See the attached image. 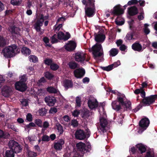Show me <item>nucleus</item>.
<instances>
[{"instance_id": "38", "label": "nucleus", "mask_w": 157, "mask_h": 157, "mask_svg": "<svg viewBox=\"0 0 157 157\" xmlns=\"http://www.w3.org/2000/svg\"><path fill=\"white\" fill-rule=\"evenodd\" d=\"M29 59L31 62L36 63L38 61L37 58L35 56L31 55L29 57Z\"/></svg>"}, {"instance_id": "21", "label": "nucleus", "mask_w": 157, "mask_h": 157, "mask_svg": "<svg viewBox=\"0 0 157 157\" xmlns=\"http://www.w3.org/2000/svg\"><path fill=\"white\" fill-rule=\"evenodd\" d=\"M70 36V34L67 33L66 35L65 36L64 33L62 32H59L58 34V37L59 39H63L65 40H67Z\"/></svg>"}, {"instance_id": "56", "label": "nucleus", "mask_w": 157, "mask_h": 157, "mask_svg": "<svg viewBox=\"0 0 157 157\" xmlns=\"http://www.w3.org/2000/svg\"><path fill=\"white\" fill-rule=\"evenodd\" d=\"M21 102L24 106H26L28 105V101L26 99H22Z\"/></svg>"}, {"instance_id": "47", "label": "nucleus", "mask_w": 157, "mask_h": 157, "mask_svg": "<svg viewBox=\"0 0 157 157\" xmlns=\"http://www.w3.org/2000/svg\"><path fill=\"white\" fill-rule=\"evenodd\" d=\"M154 155L152 152L150 151H148L146 152L145 157H154Z\"/></svg>"}, {"instance_id": "33", "label": "nucleus", "mask_w": 157, "mask_h": 157, "mask_svg": "<svg viewBox=\"0 0 157 157\" xmlns=\"http://www.w3.org/2000/svg\"><path fill=\"white\" fill-rule=\"evenodd\" d=\"M73 84L71 81L70 80L65 81L64 83V87L67 89L68 88L72 87Z\"/></svg>"}, {"instance_id": "53", "label": "nucleus", "mask_w": 157, "mask_h": 157, "mask_svg": "<svg viewBox=\"0 0 157 157\" xmlns=\"http://www.w3.org/2000/svg\"><path fill=\"white\" fill-rule=\"evenodd\" d=\"M36 126V125L35 123L33 122H31L29 124L26 125V127L27 129L31 128L32 127H35Z\"/></svg>"}, {"instance_id": "32", "label": "nucleus", "mask_w": 157, "mask_h": 157, "mask_svg": "<svg viewBox=\"0 0 157 157\" xmlns=\"http://www.w3.org/2000/svg\"><path fill=\"white\" fill-rule=\"evenodd\" d=\"M137 148H136L135 147H132L130 149H129V151L131 155H133V156H136V157L137 156Z\"/></svg>"}, {"instance_id": "44", "label": "nucleus", "mask_w": 157, "mask_h": 157, "mask_svg": "<svg viewBox=\"0 0 157 157\" xmlns=\"http://www.w3.org/2000/svg\"><path fill=\"white\" fill-rule=\"evenodd\" d=\"M27 155L29 157H35L37 156L36 153L30 151H28Z\"/></svg>"}, {"instance_id": "1", "label": "nucleus", "mask_w": 157, "mask_h": 157, "mask_svg": "<svg viewBox=\"0 0 157 157\" xmlns=\"http://www.w3.org/2000/svg\"><path fill=\"white\" fill-rule=\"evenodd\" d=\"M20 51V49L16 45L13 44L4 48L2 53L6 58H10L15 56Z\"/></svg>"}, {"instance_id": "36", "label": "nucleus", "mask_w": 157, "mask_h": 157, "mask_svg": "<svg viewBox=\"0 0 157 157\" xmlns=\"http://www.w3.org/2000/svg\"><path fill=\"white\" fill-rule=\"evenodd\" d=\"M7 40L5 39L2 37L0 36V46L3 47L6 44Z\"/></svg>"}, {"instance_id": "57", "label": "nucleus", "mask_w": 157, "mask_h": 157, "mask_svg": "<svg viewBox=\"0 0 157 157\" xmlns=\"http://www.w3.org/2000/svg\"><path fill=\"white\" fill-rule=\"evenodd\" d=\"M134 20L132 19L130 22H128V23H129V28L132 30H133V28L134 27L133 24L134 23Z\"/></svg>"}, {"instance_id": "9", "label": "nucleus", "mask_w": 157, "mask_h": 157, "mask_svg": "<svg viewBox=\"0 0 157 157\" xmlns=\"http://www.w3.org/2000/svg\"><path fill=\"white\" fill-rule=\"evenodd\" d=\"M86 55L83 52H78L75 53V59L76 61L78 62H83L85 60Z\"/></svg>"}, {"instance_id": "45", "label": "nucleus", "mask_w": 157, "mask_h": 157, "mask_svg": "<svg viewBox=\"0 0 157 157\" xmlns=\"http://www.w3.org/2000/svg\"><path fill=\"white\" fill-rule=\"evenodd\" d=\"M76 105L78 107L81 106V98L79 97H77L75 98Z\"/></svg>"}, {"instance_id": "28", "label": "nucleus", "mask_w": 157, "mask_h": 157, "mask_svg": "<svg viewBox=\"0 0 157 157\" xmlns=\"http://www.w3.org/2000/svg\"><path fill=\"white\" fill-rule=\"evenodd\" d=\"M46 90L50 93L55 94L59 92L58 89L52 86L48 87L47 88Z\"/></svg>"}, {"instance_id": "59", "label": "nucleus", "mask_w": 157, "mask_h": 157, "mask_svg": "<svg viewBox=\"0 0 157 157\" xmlns=\"http://www.w3.org/2000/svg\"><path fill=\"white\" fill-rule=\"evenodd\" d=\"M32 118V115L30 113H28L26 116V119L29 121H31Z\"/></svg>"}, {"instance_id": "24", "label": "nucleus", "mask_w": 157, "mask_h": 157, "mask_svg": "<svg viewBox=\"0 0 157 157\" xmlns=\"http://www.w3.org/2000/svg\"><path fill=\"white\" fill-rule=\"evenodd\" d=\"M132 48L135 51L140 52L142 49V47L139 43H135L132 45Z\"/></svg>"}, {"instance_id": "51", "label": "nucleus", "mask_w": 157, "mask_h": 157, "mask_svg": "<svg viewBox=\"0 0 157 157\" xmlns=\"http://www.w3.org/2000/svg\"><path fill=\"white\" fill-rule=\"evenodd\" d=\"M148 26V25L147 24H144V32L146 35L148 34L150 32V30L147 28V27Z\"/></svg>"}, {"instance_id": "20", "label": "nucleus", "mask_w": 157, "mask_h": 157, "mask_svg": "<svg viewBox=\"0 0 157 157\" xmlns=\"http://www.w3.org/2000/svg\"><path fill=\"white\" fill-rule=\"evenodd\" d=\"M76 147L81 152L84 153L87 152V150L86 149L85 145L84 143L81 142H80L76 144Z\"/></svg>"}, {"instance_id": "42", "label": "nucleus", "mask_w": 157, "mask_h": 157, "mask_svg": "<svg viewBox=\"0 0 157 157\" xmlns=\"http://www.w3.org/2000/svg\"><path fill=\"white\" fill-rule=\"evenodd\" d=\"M44 76L46 78L49 79H52L54 77L53 75L49 72H45L44 74Z\"/></svg>"}, {"instance_id": "26", "label": "nucleus", "mask_w": 157, "mask_h": 157, "mask_svg": "<svg viewBox=\"0 0 157 157\" xmlns=\"http://www.w3.org/2000/svg\"><path fill=\"white\" fill-rule=\"evenodd\" d=\"M136 147L141 154L145 152L146 151V149L145 146L141 144L136 145Z\"/></svg>"}, {"instance_id": "6", "label": "nucleus", "mask_w": 157, "mask_h": 157, "mask_svg": "<svg viewBox=\"0 0 157 157\" xmlns=\"http://www.w3.org/2000/svg\"><path fill=\"white\" fill-rule=\"evenodd\" d=\"M150 121L147 118H144L141 119L139 122L140 127L144 130H146L148 126Z\"/></svg>"}, {"instance_id": "31", "label": "nucleus", "mask_w": 157, "mask_h": 157, "mask_svg": "<svg viewBox=\"0 0 157 157\" xmlns=\"http://www.w3.org/2000/svg\"><path fill=\"white\" fill-rule=\"evenodd\" d=\"M4 157H14V152L12 150H7L5 152Z\"/></svg>"}, {"instance_id": "63", "label": "nucleus", "mask_w": 157, "mask_h": 157, "mask_svg": "<svg viewBox=\"0 0 157 157\" xmlns=\"http://www.w3.org/2000/svg\"><path fill=\"white\" fill-rule=\"evenodd\" d=\"M143 89L140 87L139 89H136L134 91V93L136 94H138L140 93Z\"/></svg>"}, {"instance_id": "22", "label": "nucleus", "mask_w": 157, "mask_h": 157, "mask_svg": "<svg viewBox=\"0 0 157 157\" xmlns=\"http://www.w3.org/2000/svg\"><path fill=\"white\" fill-rule=\"evenodd\" d=\"M85 13L88 17H92L94 13V10L90 8H85Z\"/></svg>"}, {"instance_id": "39", "label": "nucleus", "mask_w": 157, "mask_h": 157, "mask_svg": "<svg viewBox=\"0 0 157 157\" xmlns=\"http://www.w3.org/2000/svg\"><path fill=\"white\" fill-rule=\"evenodd\" d=\"M47 112V110L45 108H42L39 110V113L41 116L45 115Z\"/></svg>"}, {"instance_id": "46", "label": "nucleus", "mask_w": 157, "mask_h": 157, "mask_svg": "<svg viewBox=\"0 0 157 157\" xmlns=\"http://www.w3.org/2000/svg\"><path fill=\"white\" fill-rule=\"evenodd\" d=\"M35 123L37 124L39 127H42V121L39 119H36L34 121Z\"/></svg>"}, {"instance_id": "8", "label": "nucleus", "mask_w": 157, "mask_h": 157, "mask_svg": "<svg viewBox=\"0 0 157 157\" xmlns=\"http://www.w3.org/2000/svg\"><path fill=\"white\" fill-rule=\"evenodd\" d=\"M124 13V10L121 7V6L117 5L114 6L111 12V14L114 15H119L123 14Z\"/></svg>"}, {"instance_id": "37", "label": "nucleus", "mask_w": 157, "mask_h": 157, "mask_svg": "<svg viewBox=\"0 0 157 157\" xmlns=\"http://www.w3.org/2000/svg\"><path fill=\"white\" fill-rule=\"evenodd\" d=\"M22 2L21 0H11L10 3L13 5L18 6Z\"/></svg>"}, {"instance_id": "52", "label": "nucleus", "mask_w": 157, "mask_h": 157, "mask_svg": "<svg viewBox=\"0 0 157 157\" xmlns=\"http://www.w3.org/2000/svg\"><path fill=\"white\" fill-rule=\"evenodd\" d=\"M27 80V78L26 77V75H24L20 77V80L19 82L25 83Z\"/></svg>"}, {"instance_id": "19", "label": "nucleus", "mask_w": 157, "mask_h": 157, "mask_svg": "<svg viewBox=\"0 0 157 157\" xmlns=\"http://www.w3.org/2000/svg\"><path fill=\"white\" fill-rule=\"evenodd\" d=\"M105 37L101 33L95 34V40L98 42H102L105 40Z\"/></svg>"}, {"instance_id": "16", "label": "nucleus", "mask_w": 157, "mask_h": 157, "mask_svg": "<svg viewBox=\"0 0 157 157\" xmlns=\"http://www.w3.org/2000/svg\"><path fill=\"white\" fill-rule=\"evenodd\" d=\"M9 31L11 33L12 35L17 37H18L19 35L20 31H21L20 29L17 27H10L9 28Z\"/></svg>"}, {"instance_id": "40", "label": "nucleus", "mask_w": 157, "mask_h": 157, "mask_svg": "<svg viewBox=\"0 0 157 157\" xmlns=\"http://www.w3.org/2000/svg\"><path fill=\"white\" fill-rule=\"evenodd\" d=\"M54 148L56 150H60L62 149V146L59 142L55 143L54 145Z\"/></svg>"}, {"instance_id": "50", "label": "nucleus", "mask_w": 157, "mask_h": 157, "mask_svg": "<svg viewBox=\"0 0 157 157\" xmlns=\"http://www.w3.org/2000/svg\"><path fill=\"white\" fill-rule=\"evenodd\" d=\"M28 138L29 141L31 143H32L33 141L36 140L37 139V137L35 135L32 136L31 137H28Z\"/></svg>"}, {"instance_id": "5", "label": "nucleus", "mask_w": 157, "mask_h": 157, "mask_svg": "<svg viewBox=\"0 0 157 157\" xmlns=\"http://www.w3.org/2000/svg\"><path fill=\"white\" fill-rule=\"evenodd\" d=\"M117 99L122 107L127 109V102L125 101L126 98L124 95L120 93H118L117 94Z\"/></svg>"}, {"instance_id": "7", "label": "nucleus", "mask_w": 157, "mask_h": 157, "mask_svg": "<svg viewBox=\"0 0 157 157\" xmlns=\"http://www.w3.org/2000/svg\"><path fill=\"white\" fill-rule=\"evenodd\" d=\"M16 89L19 91L23 92L27 89V86L25 83L21 82H17L15 84Z\"/></svg>"}, {"instance_id": "34", "label": "nucleus", "mask_w": 157, "mask_h": 157, "mask_svg": "<svg viewBox=\"0 0 157 157\" xmlns=\"http://www.w3.org/2000/svg\"><path fill=\"white\" fill-rule=\"evenodd\" d=\"M56 126L57 129L58 130L59 134V135L62 134L63 132V130L61 125L60 124L57 123L56 124Z\"/></svg>"}, {"instance_id": "35", "label": "nucleus", "mask_w": 157, "mask_h": 157, "mask_svg": "<svg viewBox=\"0 0 157 157\" xmlns=\"http://www.w3.org/2000/svg\"><path fill=\"white\" fill-rule=\"evenodd\" d=\"M69 67L71 69H75L78 67L77 64L74 62H71L68 63Z\"/></svg>"}, {"instance_id": "18", "label": "nucleus", "mask_w": 157, "mask_h": 157, "mask_svg": "<svg viewBox=\"0 0 157 157\" xmlns=\"http://www.w3.org/2000/svg\"><path fill=\"white\" fill-rule=\"evenodd\" d=\"M100 129L103 132L105 131V128L107 124V121L106 119L103 117H101L100 119Z\"/></svg>"}, {"instance_id": "41", "label": "nucleus", "mask_w": 157, "mask_h": 157, "mask_svg": "<svg viewBox=\"0 0 157 157\" xmlns=\"http://www.w3.org/2000/svg\"><path fill=\"white\" fill-rule=\"evenodd\" d=\"M59 67V65L55 63H52L51 64L50 68L53 71H56L57 70Z\"/></svg>"}, {"instance_id": "23", "label": "nucleus", "mask_w": 157, "mask_h": 157, "mask_svg": "<svg viewBox=\"0 0 157 157\" xmlns=\"http://www.w3.org/2000/svg\"><path fill=\"white\" fill-rule=\"evenodd\" d=\"M111 105L113 109L116 111H119L121 108V105L117 101H113Z\"/></svg>"}, {"instance_id": "17", "label": "nucleus", "mask_w": 157, "mask_h": 157, "mask_svg": "<svg viewBox=\"0 0 157 157\" xmlns=\"http://www.w3.org/2000/svg\"><path fill=\"white\" fill-rule=\"evenodd\" d=\"M138 10L135 6H133L128 8V14L130 16H134L137 14Z\"/></svg>"}, {"instance_id": "64", "label": "nucleus", "mask_w": 157, "mask_h": 157, "mask_svg": "<svg viewBox=\"0 0 157 157\" xmlns=\"http://www.w3.org/2000/svg\"><path fill=\"white\" fill-rule=\"evenodd\" d=\"M121 64L120 62L119 61H118L114 63L113 64H112L113 67H117V66L120 65Z\"/></svg>"}, {"instance_id": "3", "label": "nucleus", "mask_w": 157, "mask_h": 157, "mask_svg": "<svg viewBox=\"0 0 157 157\" xmlns=\"http://www.w3.org/2000/svg\"><path fill=\"white\" fill-rule=\"evenodd\" d=\"M91 49L94 57L95 59H98L103 54V49L100 44L96 43L92 47Z\"/></svg>"}, {"instance_id": "14", "label": "nucleus", "mask_w": 157, "mask_h": 157, "mask_svg": "<svg viewBox=\"0 0 157 157\" xmlns=\"http://www.w3.org/2000/svg\"><path fill=\"white\" fill-rule=\"evenodd\" d=\"M88 104L89 107L91 109L96 108L98 104L96 99L94 98L90 99L88 101Z\"/></svg>"}, {"instance_id": "10", "label": "nucleus", "mask_w": 157, "mask_h": 157, "mask_svg": "<svg viewBox=\"0 0 157 157\" xmlns=\"http://www.w3.org/2000/svg\"><path fill=\"white\" fill-rule=\"evenodd\" d=\"M76 46V43L72 41H70L64 46V48L67 50L71 51L74 50Z\"/></svg>"}, {"instance_id": "43", "label": "nucleus", "mask_w": 157, "mask_h": 157, "mask_svg": "<svg viewBox=\"0 0 157 157\" xmlns=\"http://www.w3.org/2000/svg\"><path fill=\"white\" fill-rule=\"evenodd\" d=\"M46 92V90L44 89H39L37 92V94L39 95H44Z\"/></svg>"}, {"instance_id": "48", "label": "nucleus", "mask_w": 157, "mask_h": 157, "mask_svg": "<svg viewBox=\"0 0 157 157\" xmlns=\"http://www.w3.org/2000/svg\"><path fill=\"white\" fill-rule=\"evenodd\" d=\"M57 35L56 34H54L51 38V42L52 44L55 43L57 42L58 40L56 38Z\"/></svg>"}, {"instance_id": "4", "label": "nucleus", "mask_w": 157, "mask_h": 157, "mask_svg": "<svg viewBox=\"0 0 157 157\" xmlns=\"http://www.w3.org/2000/svg\"><path fill=\"white\" fill-rule=\"evenodd\" d=\"M8 146L15 153H19L22 151V146L13 140H11L9 142Z\"/></svg>"}, {"instance_id": "29", "label": "nucleus", "mask_w": 157, "mask_h": 157, "mask_svg": "<svg viewBox=\"0 0 157 157\" xmlns=\"http://www.w3.org/2000/svg\"><path fill=\"white\" fill-rule=\"evenodd\" d=\"M21 51L22 53L25 56L29 55L31 53V51L30 49L26 47H23Z\"/></svg>"}, {"instance_id": "30", "label": "nucleus", "mask_w": 157, "mask_h": 157, "mask_svg": "<svg viewBox=\"0 0 157 157\" xmlns=\"http://www.w3.org/2000/svg\"><path fill=\"white\" fill-rule=\"evenodd\" d=\"M118 52V50L116 48H112L109 51V55L110 56H114L117 55Z\"/></svg>"}, {"instance_id": "49", "label": "nucleus", "mask_w": 157, "mask_h": 157, "mask_svg": "<svg viewBox=\"0 0 157 157\" xmlns=\"http://www.w3.org/2000/svg\"><path fill=\"white\" fill-rule=\"evenodd\" d=\"M138 3L137 0H131L128 1V6L136 4Z\"/></svg>"}, {"instance_id": "58", "label": "nucleus", "mask_w": 157, "mask_h": 157, "mask_svg": "<svg viewBox=\"0 0 157 157\" xmlns=\"http://www.w3.org/2000/svg\"><path fill=\"white\" fill-rule=\"evenodd\" d=\"M42 140L44 141H48L50 140V138L47 135H44L42 137Z\"/></svg>"}, {"instance_id": "15", "label": "nucleus", "mask_w": 157, "mask_h": 157, "mask_svg": "<svg viewBox=\"0 0 157 157\" xmlns=\"http://www.w3.org/2000/svg\"><path fill=\"white\" fill-rule=\"evenodd\" d=\"M76 138L79 140H82L86 138V135L83 131L79 130L76 131L75 133Z\"/></svg>"}, {"instance_id": "62", "label": "nucleus", "mask_w": 157, "mask_h": 157, "mask_svg": "<svg viewBox=\"0 0 157 157\" xmlns=\"http://www.w3.org/2000/svg\"><path fill=\"white\" fill-rule=\"evenodd\" d=\"M116 44L118 47L120 46L123 44V41L121 39L117 40L116 42Z\"/></svg>"}, {"instance_id": "54", "label": "nucleus", "mask_w": 157, "mask_h": 157, "mask_svg": "<svg viewBox=\"0 0 157 157\" xmlns=\"http://www.w3.org/2000/svg\"><path fill=\"white\" fill-rule=\"evenodd\" d=\"M44 62L45 64L50 66L51 64L52 63V61L51 59H47L44 60Z\"/></svg>"}, {"instance_id": "2", "label": "nucleus", "mask_w": 157, "mask_h": 157, "mask_svg": "<svg viewBox=\"0 0 157 157\" xmlns=\"http://www.w3.org/2000/svg\"><path fill=\"white\" fill-rule=\"evenodd\" d=\"M140 93L141 96L143 98L140 101V103H143L145 106H149L153 104L157 99V94L146 97L145 92L144 89H142Z\"/></svg>"}, {"instance_id": "25", "label": "nucleus", "mask_w": 157, "mask_h": 157, "mask_svg": "<svg viewBox=\"0 0 157 157\" xmlns=\"http://www.w3.org/2000/svg\"><path fill=\"white\" fill-rule=\"evenodd\" d=\"M10 91V87L6 86L2 89V94L4 96L7 97L9 96Z\"/></svg>"}, {"instance_id": "12", "label": "nucleus", "mask_w": 157, "mask_h": 157, "mask_svg": "<svg viewBox=\"0 0 157 157\" xmlns=\"http://www.w3.org/2000/svg\"><path fill=\"white\" fill-rule=\"evenodd\" d=\"M85 71L83 68H79L75 70L74 71L75 76L77 78H81L85 75Z\"/></svg>"}, {"instance_id": "27", "label": "nucleus", "mask_w": 157, "mask_h": 157, "mask_svg": "<svg viewBox=\"0 0 157 157\" xmlns=\"http://www.w3.org/2000/svg\"><path fill=\"white\" fill-rule=\"evenodd\" d=\"M82 3L86 5V7L89 6H93L94 5V0H83L82 1Z\"/></svg>"}, {"instance_id": "61", "label": "nucleus", "mask_w": 157, "mask_h": 157, "mask_svg": "<svg viewBox=\"0 0 157 157\" xmlns=\"http://www.w3.org/2000/svg\"><path fill=\"white\" fill-rule=\"evenodd\" d=\"M72 115L74 116L77 117L79 114V112L78 110H76L74 111L72 113Z\"/></svg>"}, {"instance_id": "55", "label": "nucleus", "mask_w": 157, "mask_h": 157, "mask_svg": "<svg viewBox=\"0 0 157 157\" xmlns=\"http://www.w3.org/2000/svg\"><path fill=\"white\" fill-rule=\"evenodd\" d=\"M57 111V109L55 107L51 108L49 111L50 113L54 114L56 113Z\"/></svg>"}, {"instance_id": "11", "label": "nucleus", "mask_w": 157, "mask_h": 157, "mask_svg": "<svg viewBox=\"0 0 157 157\" xmlns=\"http://www.w3.org/2000/svg\"><path fill=\"white\" fill-rule=\"evenodd\" d=\"M44 21V17L43 15H41L40 18L38 20L34 25L35 28L37 32L40 31V27L42 25Z\"/></svg>"}, {"instance_id": "13", "label": "nucleus", "mask_w": 157, "mask_h": 157, "mask_svg": "<svg viewBox=\"0 0 157 157\" xmlns=\"http://www.w3.org/2000/svg\"><path fill=\"white\" fill-rule=\"evenodd\" d=\"M45 102L49 106H53L56 102V100L53 96H48L44 98Z\"/></svg>"}, {"instance_id": "60", "label": "nucleus", "mask_w": 157, "mask_h": 157, "mask_svg": "<svg viewBox=\"0 0 157 157\" xmlns=\"http://www.w3.org/2000/svg\"><path fill=\"white\" fill-rule=\"evenodd\" d=\"M71 124L74 127L77 126L78 125V122L76 120H73L71 121Z\"/></svg>"}]
</instances>
